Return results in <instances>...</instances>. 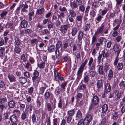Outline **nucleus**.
Wrapping results in <instances>:
<instances>
[{"mask_svg":"<svg viewBox=\"0 0 125 125\" xmlns=\"http://www.w3.org/2000/svg\"><path fill=\"white\" fill-rule=\"evenodd\" d=\"M109 64L106 63L105 64V66L104 67V72L107 73L109 69Z\"/></svg>","mask_w":125,"mask_h":125,"instance_id":"56","label":"nucleus"},{"mask_svg":"<svg viewBox=\"0 0 125 125\" xmlns=\"http://www.w3.org/2000/svg\"><path fill=\"white\" fill-rule=\"evenodd\" d=\"M27 118V115L25 112L22 113L21 115V118L23 120H24Z\"/></svg>","mask_w":125,"mask_h":125,"instance_id":"59","label":"nucleus"},{"mask_svg":"<svg viewBox=\"0 0 125 125\" xmlns=\"http://www.w3.org/2000/svg\"><path fill=\"white\" fill-rule=\"evenodd\" d=\"M77 28L75 27H74L72 28L71 33L72 36H74L76 34L77 31Z\"/></svg>","mask_w":125,"mask_h":125,"instance_id":"24","label":"nucleus"},{"mask_svg":"<svg viewBox=\"0 0 125 125\" xmlns=\"http://www.w3.org/2000/svg\"><path fill=\"white\" fill-rule=\"evenodd\" d=\"M54 73L55 80L56 81H58L59 80V78L60 77L59 73L57 71H54Z\"/></svg>","mask_w":125,"mask_h":125,"instance_id":"38","label":"nucleus"},{"mask_svg":"<svg viewBox=\"0 0 125 125\" xmlns=\"http://www.w3.org/2000/svg\"><path fill=\"white\" fill-rule=\"evenodd\" d=\"M83 35L84 33L82 31H79L77 38L78 39L79 41H80L82 40Z\"/></svg>","mask_w":125,"mask_h":125,"instance_id":"18","label":"nucleus"},{"mask_svg":"<svg viewBox=\"0 0 125 125\" xmlns=\"http://www.w3.org/2000/svg\"><path fill=\"white\" fill-rule=\"evenodd\" d=\"M7 102V99L6 97H3L2 96L0 97V102H1V103L4 104V103Z\"/></svg>","mask_w":125,"mask_h":125,"instance_id":"36","label":"nucleus"},{"mask_svg":"<svg viewBox=\"0 0 125 125\" xmlns=\"http://www.w3.org/2000/svg\"><path fill=\"white\" fill-rule=\"evenodd\" d=\"M40 73L37 70H34L33 73V76L32 77V80L34 84L36 85H38L40 80V76L39 75Z\"/></svg>","mask_w":125,"mask_h":125,"instance_id":"1","label":"nucleus"},{"mask_svg":"<svg viewBox=\"0 0 125 125\" xmlns=\"http://www.w3.org/2000/svg\"><path fill=\"white\" fill-rule=\"evenodd\" d=\"M50 21L49 23H48L47 27L49 29H53L54 27V23Z\"/></svg>","mask_w":125,"mask_h":125,"instance_id":"52","label":"nucleus"},{"mask_svg":"<svg viewBox=\"0 0 125 125\" xmlns=\"http://www.w3.org/2000/svg\"><path fill=\"white\" fill-rule=\"evenodd\" d=\"M123 67V64L122 63L119 62L117 65V69L119 70H122Z\"/></svg>","mask_w":125,"mask_h":125,"instance_id":"54","label":"nucleus"},{"mask_svg":"<svg viewBox=\"0 0 125 125\" xmlns=\"http://www.w3.org/2000/svg\"><path fill=\"white\" fill-rule=\"evenodd\" d=\"M59 49V48H56L55 51L56 57L57 58H58L62 53L61 51L60 52Z\"/></svg>","mask_w":125,"mask_h":125,"instance_id":"28","label":"nucleus"},{"mask_svg":"<svg viewBox=\"0 0 125 125\" xmlns=\"http://www.w3.org/2000/svg\"><path fill=\"white\" fill-rule=\"evenodd\" d=\"M58 18H60L61 19L62 21V18L64 17L65 15L64 12H60V14H58Z\"/></svg>","mask_w":125,"mask_h":125,"instance_id":"58","label":"nucleus"},{"mask_svg":"<svg viewBox=\"0 0 125 125\" xmlns=\"http://www.w3.org/2000/svg\"><path fill=\"white\" fill-rule=\"evenodd\" d=\"M20 25L21 26V28H25L27 27L28 23L25 20H24L21 21Z\"/></svg>","mask_w":125,"mask_h":125,"instance_id":"14","label":"nucleus"},{"mask_svg":"<svg viewBox=\"0 0 125 125\" xmlns=\"http://www.w3.org/2000/svg\"><path fill=\"white\" fill-rule=\"evenodd\" d=\"M119 86L120 88H123L125 86V82L122 81L120 82L119 84Z\"/></svg>","mask_w":125,"mask_h":125,"instance_id":"63","label":"nucleus"},{"mask_svg":"<svg viewBox=\"0 0 125 125\" xmlns=\"http://www.w3.org/2000/svg\"><path fill=\"white\" fill-rule=\"evenodd\" d=\"M118 117V115L117 112H115L113 114L112 118L115 120L117 119Z\"/></svg>","mask_w":125,"mask_h":125,"instance_id":"61","label":"nucleus"},{"mask_svg":"<svg viewBox=\"0 0 125 125\" xmlns=\"http://www.w3.org/2000/svg\"><path fill=\"white\" fill-rule=\"evenodd\" d=\"M82 113L81 111L80 110H78L76 113V117L78 118H81L82 117Z\"/></svg>","mask_w":125,"mask_h":125,"instance_id":"42","label":"nucleus"},{"mask_svg":"<svg viewBox=\"0 0 125 125\" xmlns=\"http://www.w3.org/2000/svg\"><path fill=\"white\" fill-rule=\"evenodd\" d=\"M57 19V16L56 14L54 13L52 15V22L53 23L55 22Z\"/></svg>","mask_w":125,"mask_h":125,"instance_id":"47","label":"nucleus"},{"mask_svg":"<svg viewBox=\"0 0 125 125\" xmlns=\"http://www.w3.org/2000/svg\"><path fill=\"white\" fill-rule=\"evenodd\" d=\"M21 51V49L19 47L15 46L14 49V52L20 54V53Z\"/></svg>","mask_w":125,"mask_h":125,"instance_id":"40","label":"nucleus"},{"mask_svg":"<svg viewBox=\"0 0 125 125\" xmlns=\"http://www.w3.org/2000/svg\"><path fill=\"white\" fill-rule=\"evenodd\" d=\"M104 89L106 92H109L111 90V87L110 84L108 83H105L104 85Z\"/></svg>","mask_w":125,"mask_h":125,"instance_id":"16","label":"nucleus"},{"mask_svg":"<svg viewBox=\"0 0 125 125\" xmlns=\"http://www.w3.org/2000/svg\"><path fill=\"white\" fill-rule=\"evenodd\" d=\"M70 45L71 47L73 48V52H74V51L76 50L77 47L76 44L74 43L73 42H72L70 43Z\"/></svg>","mask_w":125,"mask_h":125,"instance_id":"29","label":"nucleus"},{"mask_svg":"<svg viewBox=\"0 0 125 125\" xmlns=\"http://www.w3.org/2000/svg\"><path fill=\"white\" fill-rule=\"evenodd\" d=\"M113 49L114 51H117L121 50L120 49H119V46L117 43H115L114 45Z\"/></svg>","mask_w":125,"mask_h":125,"instance_id":"45","label":"nucleus"},{"mask_svg":"<svg viewBox=\"0 0 125 125\" xmlns=\"http://www.w3.org/2000/svg\"><path fill=\"white\" fill-rule=\"evenodd\" d=\"M83 15L81 14L79 15H77L76 16V19L78 21H80L82 22V21Z\"/></svg>","mask_w":125,"mask_h":125,"instance_id":"34","label":"nucleus"},{"mask_svg":"<svg viewBox=\"0 0 125 125\" xmlns=\"http://www.w3.org/2000/svg\"><path fill=\"white\" fill-rule=\"evenodd\" d=\"M34 11H32L30 12L28 14V20L29 21H31L32 20V17L34 15Z\"/></svg>","mask_w":125,"mask_h":125,"instance_id":"37","label":"nucleus"},{"mask_svg":"<svg viewBox=\"0 0 125 125\" xmlns=\"http://www.w3.org/2000/svg\"><path fill=\"white\" fill-rule=\"evenodd\" d=\"M70 5L71 7L73 9H74L77 8L78 7L76 3H75V1L70 3Z\"/></svg>","mask_w":125,"mask_h":125,"instance_id":"43","label":"nucleus"},{"mask_svg":"<svg viewBox=\"0 0 125 125\" xmlns=\"http://www.w3.org/2000/svg\"><path fill=\"white\" fill-rule=\"evenodd\" d=\"M89 74L88 75H89L92 78L94 77L96 74V72L94 70V71H92L90 70H89Z\"/></svg>","mask_w":125,"mask_h":125,"instance_id":"32","label":"nucleus"},{"mask_svg":"<svg viewBox=\"0 0 125 125\" xmlns=\"http://www.w3.org/2000/svg\"><path fill=\"white\" fill-rule=\"evenodd\" d=\"M10 120L12 122H16L17 121V118L16 116L13 115H11L10 118Z\"/></svg>","mask_w":125,"mask_h":125,"instance_id":"20","label":"nucleus"},{"mask_svg":"<svg viewBox=\"0 0 125 125\" xmlns=\"http://www.w3.org/2000/svg\"><path fill=\"white\" fill-rule=\"evenodd\" d=\"M113 71L111 70H110L108 72L107 76L108 80H111L113 77Z\"/></svg>","mask_w":125,"mask_h":125,"instance_id":"26","label":"nucleus"},{"mask_svg":"<svg viewBox=\"0 0 125 125\" xmlns=\"http://www.w3.org/2000/svg\"><path fill=\"white\" fill-rule=\"evenodd\" d=\"M83 119H81L79 121L77 125H86Z\"/></svg>","mask_w":125,"mask_h":125,"instance_id":"62","label":"nucleus"},{"mask_svg":"<svg viewBox=\"0 0 125 125\" xmlns=\"http://www.w3.org/2000/svg\"><path fill=\"white\" fill-rule=\"evenodd\" d=\"M27 79L23 77H20L19 78V82L21 84H25L27 81Z\"/></svg>","mask_w":125,"mask_h":125,"instance_id":"15","label":"nucleus"},{"mask_svg":"<svg viewBox=\"0 0 125 125\" xmlns=\"http://www.w3.org/2000/svg\"><path fill=\"white\" fill-rule=\"evenodd\" d=\"M92 119V116L90 114H87L85 117L84 120L86 125H88Z\"/></svg>","mask_w":125,"mask_h":125,"instance_id":"5","label":"nucleus"},{"mask_svg":"<svg viewBox=\"0 0 125 125\" xmlns=\"http://www.w3.org/2000/svg\"><path fill=\"white\" fill-rule=\"evenodd\" d=\"M100 54L102 56H103V58L102 60V61H103L104 58L105 57L107 58L108 56V52H105V50L102 51L101 53Z\"/></svg>","mask_w":125,"mask_h":125,"instance_id":"30","label":"nucleus"},{"mask_svg":"<svg viewBox=\"0 0 125 125\" xmlns=\"http://www.w3.org/2000/svg\"><path fill=\"white\" fill-rule=\"evenodd\" d=\"M103 85L102 80L101 79L98 80L97 83V87L98 89L99 90L102 88Z\"/></svg>","mask_w":125,"mask_h":125,"instance_id":"12","label":"nucleus"},{"mask_svg":"<svg viewBox=\"0 0 125 125\" xmlns=\"http://www.w3.org/2000/svg\"><path fill=\"white\" fill-rule=\"evenodd\" d=\"M69 14L71 17H74L76 16V13L75 11L73 10H69Z\"/></svg>","mask_w":125,"mask_h":125,"instance_id":"46","label":"nucleus"},{"mask_svg":"<svg viewBox=\"0 0 125 125\" xmlns=\"http://www.w3.org/2000/svg\"><path fill=\"white\" fill-rule=\"evenodd\" d=\"M69 27V25H62L61 26L60 31L62 34H65L67 32L68 28Z\"/></svg>","mask_w":125,"mask_h":125,"instance_id":"3","label":"nucleus"},{"mask_svg":"<svg viewBox=\"0 0 125 125\" xmlns=\"http://www.w3.org/2000/svg\"><path fill=\"white\" fill-rule=\"evenodd\" d=\"M42 100L43 99L42 97H41L40 99H37L36 101L37 105L39 106L41 105L42 104L41 102L42 101Z\"/></svg>","mask_w":125,"mask_h":125,"instance_id":"57","label":"nucleus"},{"mask_svg":"<svg viewBox=\"0 0 125 125\" xmlns=\"http://www.w3.org/2000/svg\"><path fill=\"white\" fill-rule=\"evenodd\" d=\"M8 12L6 11H3L0 14V16L1 18H3V17L6 16L8 14Z\"/></svg>","mask_w":125,"mask_h":125,"instance_id":"64","label":"nucleus"},{"mask_svg":"<svg viewBox=\"0 0 125 125\" xmlns=\"http://www.w3.org/2000/svg\"><path fill=\"white\" fill-rule=\"evenodd\" d=\"M103 67L102 65L99 66V68L98 69V73L99 74L101 75L104 74V72L103 71Z\"/></svg>","mask_w":125,"mask_h":125,"instance_id":"25","label":"nucleus"},{"mask_svg":"<svg viewBox=\"0 0 125 125\" xmlns=\"http://www.w3.org/2000/svg\"><path fill=\"white\" fill-rule=\"evenodd\" d=\"M91 25L90 23L87 24H86L84 27V30L85 32H86L87 31L89 30Z\"/></svg>","mask_w":125,"mask_h":125,"instance_id":"50","label":"nucleus"},{"mask_svg":"<svg viewBox=\"0 0 125 125\" xmlns=\"http://www.w3.org/2000/svg\"><path fill=\"white\" fill-rule=\"evenodd\" d=\"M31 117L33 123H36L37 122V120L36 116L34 114H32Z\"/></svg>","mask_w":125,"mask_h":125,"instance_id":"55","label":"nucleus"},{"mask_svg":"<svg viewBox=\"0 0 125 125\" xmlns=\"http://www.w3.org/2000/svg\"><path fill=\"white\" fill-rule=\"evenodd\" d=\"M74 113L75 111L74 109L69 110L67 112V115L72 116L74 115Z\"/></svg>","mask_w":125,"mask_h":125,"instance_id":"39","label":"nucleus"},{"mask_svg":"<svg viewBox=\"0 0 125 125\" xmlns=\"http://www.w3.org/2000/svg\"><path fill=\"white\" fill-rule=\"evenodd\" d=\"M59 10L60 11L62 12H65L66 11H67V10L66 8L63 6H60L59 7Z\"/></svg>","mask_w":125,"mask_h":125,"instance_id":"49","label":"nucleus"},{"mask_svg":"<svg viewBox=\"0 0 125 125\" xmlns=\"http://www.w3.org/2000/svg\"><path fill=\"white\" fill-rule=\"evenodd\" d=\"M8 105L10 108H12L14 107L15 105V102L11 100L8 103Z\"/></svg>","mask_w":125,"mask_h":125,"instance_id":"33","label":"nucleus"},{"mask_svg":"<svg viewBox=\"0 0 125 125\" xmlns=\"http://www.w3.org/2000/svg\"><path fill=\"white\" fill-rule=\"evenodd\" d=\"M104 25H101L99 28H98L97 31L95 32V34L97 35L99 34H102L104 28Z\"/></svg>","mask_w":125,"mask_h":125,"instance_id":"9","label":"nucleus"},{"mask_svg":"<svg viewBox=\"0 0 125 125\" xmlns=\"http://www.w3.org/2000/svg\"><path fill=\"white\" fill-rule=\"evenodd\" d=\"M102 111L103 113H105L108 109V107L106 104H104L102 106Z\"/></svg>","mask_w":125,"mask_h":125,"instance_id":"27","label":"nucleus"},{"mask_svg":"<svg viewBox=\"0 0 125 125\" xmlns=\"http://www.w3.org/2000/svg\"><path fill=\"white\" fill-rule=\"evenodd\" d=\"M32 30L31 29H28L25 30L24 33L26 35H29L32 33Z\"/></svg>","mask_w":125,"mask_h":125,"instance_id":"44","label":"nucleus"},{"mask_svg":"<svg viewBox=\"0 0 125 125\" xmlns=\"http://www.w3.org/2000/svg\"><path fill=\"white\" fill-rule=\"evenodd\" d=\"M96 65V62H94L93 63L92 65L90 66H89V68L91 70H95Z\"/></svg>","mask_w":125,"mask_h":125,"instance_id":"41","label":"nucleus"},{"mask_svg":"<svg viewBox=\"0 0 125 125\" xmlns=\"http://www.w3.org/2000/svg\"><path fill=\"white\" fill-rule=\"evenodd\" d=\"M62 45V44L61 41H58L56 42V48L59 49L61 47Z\"/></svg>","mask_w":125,"mask_h":125,"instance_id":"51","label":"nucleus"},{"mask_svg":"<svg viewBox=\"0 0 125 125\" xmlns=\"http://www.w3.org/2000/svg\"><path fill=\"white\" fill-rule=\"evenodd\" d=\"M84 68V67L80 66L77 71V75L78 76L80 77L82 76Z\"/></svg>","mask_w":125,"mask_h":125,"instance_id":"21","label":"nucleus"},{"mask_svg":"<svg viewBox=\"0 0 125 125\" xmlns=\"http://www.w3.org/2000/svg\"><path fill=\"white\" fill-rule=\"evenodd\" d=\"M33 108V106L32 104H29L27 107V109L29 112L30 114H31Z\"/></svg>","mask_w":125,"mask_h":125,"instance_id":"48","label":"nucleus"},{"mask_svg":"<svg viewBox=\"0 0 125 125\" xmlns=\"http://www.w3.org/2000/svg\"><path fill=\"white\" fill-rule=\"evenodd\" d=\"M14 40H15L14 42L15 45H20L21 44V41L19 38L17 37H15Z\"/></svg>","mask_w":125,"mask_h":125,"instance_id":"35","label":"nucleus"},{"mask_svg":"<svg viewBox=\"0 0 125 125\" xmlns=\"http://www.w3.org/2000/svg\"><path fill=\"white\" fill-rule=\"evenodd\" d=\"M55 49V46L53 45H52L48 48V50L49 52H53Z\"/></svg>","mask_w":125,"mask_h":125,"instance_id":"22","label":"nucleus"},{"mask_svg":"<svg viewBox=\"0 0 125 125\" xmlns=\"http://www.w3.org/2000/svg\"><path fill=\"white\" fill-rule=\"evenodd\" d=\"M45 107L47 110L48 111H50L53 110L55 108V104L52 106V104L49 103H46L45 105Z\"/></svg>","mask_w":125,"mask_h":125,"instance_id":"4","label":"nucleus"},{"mask_svg":"<svg viewBox=\"0 0 125 125\" xmlns=\"http://www.w3.org/2000/svg\"><path fill=\"white\" fill-rule=\"evenodd\" d=\"M104 40H106V39L104 37H101L98 39V43L102 44L103 43V41Z\"/></svg>","mask_w":125,"mask_h":125,"instance_id":"60","label":"nucleus"},{"mask_svg":"<svg viewBox=\"0 0 125 125\" xmlns=\"http://www.w3.org/2000/svg\"><path fill=\"white\" fill-rule=\"evenodd\" d=\"M47 85L44 83V87H40L38 90V94L39 95H43L44 92L45 90L47 87Z\"/></svg>","mask_w":125,"mask_h":125,"instance_id":"7","label":"nucleus"},{"mask_svg":"<svg viewBox=\"0 0 125 125\" xmlns=\"http://www.w3.org/2000/svg\"><path fill=\"white\" fill-rule=\"evenodd\" d=\"M8 77L10 82H15L16 81V78L12 74H9L8 75Z\"/></svg>","mask_w":125,"mask_h":125,"instance_id":"13","label":"nucleus"},{"mask_svg":"<svg viewBox=\"0 0 125 125\" xmlns=\"http://www.w3.org/2000/svg\"><path fill=\"white\" fill-rule=\"evenodd\" d=\"M45 12V10L43 7L37 10L36 14L41 16H43Z\"/></svg>","mask_w":125,"mask_h":125,"instance_id":"10","label":"nucleus"},{"mask_svg":"<svg viewBox=\"0 0 125 125\" xmlns=\"http://www.w3.org/2000/svg\"><path fill=\"white\" fill-rule=\"evenodd\" d=\"M101 4V3L98 1H95L92 4V8L95 9L96 8L99 7Z\"/></svg>","mask_w":125,"mask_h":125,"instance_id":"17","label":"nucleus"},{"mask_svg":"<svg viewBox=\"0 0 125 125\" xmlns=\"http://www.w3.org/2000/svg\"><path fill=\"white\" fill-rule=\"evenodd\" d=\"M51 96V93H50L49 91L47 90L44 94V96L45 100L47 101L49 99H50Z\"/></svg>","mask_w":125,"mask_h":125,"instance_id":"8","label":"nucleus"},{"mask_svg":"<svg viewBox=\"0 0 125 125\" xmlns=\"http://www.w3.org/2000/svg\"><path fill=\"white\" fill-rule=\"evenodd\" d=\"M37 66L38 67L41 69H43L44 68L45 66V63L44 62L42 61L40 63H37Z\"/></svg>","mask_w":125,"mask_h":125,"instance_id":"23","label":"nucleus"},{"mask_svg":"<svg viewBox=\"0 0 125 125\" xmlns=\"http://www.w3.org/2000/svg\"><path fill=\"white\" fill-rule=\"evenodd\" d=\"M99 98L96 95H93L92 99V102L95 105H97L99 101Z\"/></svg>","mask_w":125,"mask_h":125,"instance_id":"6","label":"nucleus"},{"mask_svg":"<svg viewBox=\"0 0 125 125\" xmlns=\"http://www.w3.org/2000/svg\"><path fill=\"white\" fill-rule=\"evenodd\" d=\"M20 7L21 8V11L25 12L28 11V6L26 2H23L22 3L20 4Z\"/></svg>","mask_w":125,"mask_h":125,"instance_id":"2","label":"nucleus"},{"mask_svg":"<svg viewBox=\"0 0 125 125\" xmlns=\"http://www.w3.org/2000/svg\"><path fill=\"white\" fill-rule=\"evenodd\" d=\"M96 10L93 9L90 10V15L92 17H94L96 15Z\"/></svg>","mask_w":125,"mask_h":125,"instance_id":"31","label":"nucleus"},{"mask_svg":"<svg viewBox=\"0 0 125 125\" xmlns=\"http://www.w3.org/2000/svg\"><path fill=\"white\" fill-rule=\"evenodd\" d=\"M86 73H84L83 78V82L85 83H88L90 80L89 75L88 74H87Z\"/></svg>","mask_w":125,"mask_h":125,"instance_id":"11","label":"nucleus"},{"mask_svg":"<svg viewBox=\"0 0 125 125\" xmlns=\"http://www.w3.org/2000/svg\"><path fill=\"white\" fill-rule=\"evenodd\" d=\"M38 41V40L37 39H33L31 40L30 43L31 45L33 46L35 45L36 43V47H37V44Z\"/></svg>","mask_w":125,"mask_h":125,"instance_id":"19","label":"nucleus"},{"mask_svg":"<svg viewBox=\"0 0 125 125\" xmlns=\"http://www.w3.org/2000/svg\"><path fill=\"white\" fill-rule=\"evenodd\" d=\"M23 74L24 76L27 78H29L30 77V73L27 71L23 72Z\"/></svg>","mask_w":125,"mask_h":125,"instance_id":"53","label":"nucleus"}]
</instances>
